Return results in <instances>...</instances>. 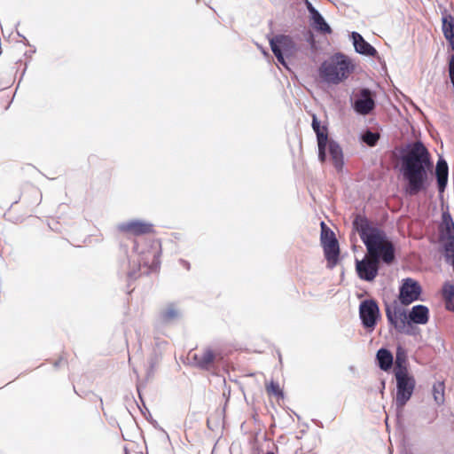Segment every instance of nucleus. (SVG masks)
Returning a JSON list of instances; mask_svg holds the SVG:
<instances>
[{"mask_svg":"<svg viewBox=\"0 0 454 454\" xmlns=\"http://www.w3.org/2000/svg\"><path fill=\"white\" fill-rule=\"evenodd\" d=\"M433 162L427 148L419 141L413 143L402 157L401 171L406 181L404 187L408 195H417L428 184Z\"/></svg>","mask_w":454,"mask_h":454,"instance_id":"obj_1","label":"nucleus"},{"mask_svg":"<svg viewBox=\"0 0 454 454\" xmlns=\"http://www.w3.org/2000/svg\"><path fill=\"white\" fill-rule=\"evenodd\" d=\"M353 223L366 247L367 254L386 264L395 261V247L382 230L372 226L363 216H356Z\"/></svg>","mask_w":454,"mask_h":454,"instance_id":"obj_2","label":"nucleus"},{"mask_svg":"<svg viewBox=\"0 0 454 454\" xmlns=\"http://www.w3.org/2000/svg\"><path fill=\"white\" fill-rule=\"evenodd\" d=\"M355 65L350 58L336 53L319 67L320 78L329 84H339L348 78L354 72Z\"/></svg>","mask_w":454,"mask_h":454,"instance_id":"obj_3","label":"nucleus"},{"mask_svg":"<svg viewBox=\"0 0 454 454\" xmlns=\"http://www.w3.org/2000/svg\"><path fill=\"white\" fill-rule=\"evenodd\" d=\"M135 251L137 253L136 260L138 262V265L136 269L129 272V278H136L137 272L142 268L144 269V273L146 274L159 269L160 253L156 245L145 244L142 247L136 245Z\"/></svg>","mask_w":454,"mask_h":454,"instance_id":"obj_4","label":"nucleus"},{"mask_svg":"<svg viewBox=\"0 0 454 454\" xmlns=\"http://www.w3.org/2000/svg\"><path fill=\"white\" fill-rule=\"evenodd\" d=\"M188 359L192 361L194 366L209 371L214 368L215 363H219L223 359V356L219 350L211 347H203L200 349L191 350L188 354Z\"/></svg>","mask_w":454,"mask_h":454,"instance_id":"obj_5","label":"nucleus"},{"mask_svg":"<svg viewBox=\"0 0 454 454\" xmlns=\"http://www.w3.org/2000/svg\"><path fill=\"white\" fill-rule=\"evenodd\" d=\"M385 310L388 323L397 333L407 335L413 333V327L408 321V315L403 308L395 302L394 304L387 305Z\"/></svg>","mask_w":454,"mask_h":454,"instance_id":"obj_6","label":"nucleus"},{"mask_svg":"<svg viewBox=\"0 0 454 454\" xmlns=\"http://www.w3.org/2000/svg\"><path fill=\"white\" fill-rule=\"evenodd\" d=\"M396 395L395 404L398 409H403L411 399L415 388V379L408 372H396Z\"/></svg>","mask_w":454,"mask_h":454,"instance_id":"obj_7","label":"nucleus"},{"mask_svg":"<svg viewBox=\"0 0 454 454\" xmlns=\"http://www.w3.org/2000/svg\"><path fill=\"white\" fill-rule=\"evenodd\" d=\"M270 44L278 61L284 67H286L283 52L293 53L294 51L295 43L292 37L285 35H276L270 40Z\"/></svg>","mask_w":454,"mask_h":454,"instance_id":"obj_8","label":"nucleus"},{"mask_svg":"<svg viewBox=\"0 0 454 454\" xmlns=\"http://www.w3.org/2000/svg\"><path fill=\"white\" fill-rule=\"evenodd\" d=\"M422 289L418 281L407 278L403 279L399 288L398 300L402 305L407 306L419 299Z\"/></svg>","mask_w":454,"mask_h":454,"instance_id":"obj_9","label":"nucleus"},{"mask_svg":"<svg viewBox=\"0 0 454 454\" xmlns=\"http://www.w3.org/2000/svg\"><path fill=\"white\" fill-rule=\"evenodd\" d=\"M359 316L363 325L370 331H372L380 316L377 302L374 300L363 301L359 306Z\"/></svg>","mask_w":454,"mask_h":454,"instance_id":"obj_10","label":"nucleus"},{"mask_svg":"<svg viewBox=\"0 0 454 454\" xmlns=\"http://www.w3.org/2000/svg\"><path fill=\"white\" fill-rule=\"evenodd\" d=\"M380 262L375 258L365 254L363 260H356V270L359 278L371 282L375 279L378 275Z\"/></svg>","mask_w":454,"mask_h":454,"instance_id":"obj_11","label":"nucleus"},{"mask_svg":"<svg viewBox=\"0 0 454 454\" xmlns=\"http://www.w3.org/2000/svg\"><path fill=\"white\" fill-rule=\"evenodd\" d=\"M117 228L120 232L133 236L145 235L153 232V224L141 220L121 223Z\"/></svg>","mask_w":454,"mask_h":454,"instance_id":"obj_12","label":"nucleus"},{"mask_svg":"<svg viewBox=\"0 0 454 454\" xmlns=\"http://www.w3.org/2000/svg\"><path fill=\"white\" fill-rule=\"evenodd\" d=\"M375 106L374 99L369 89H362L359 98L354 103V109L360 114H368Z\"/></svg>","mask_w":454,"mask_h":454,"instance_id":"obj_13","label":"nucleus"},{"mask_svg":"<svg viewBox=\"0 0 454 454\" xmlns=\"http://www.w3.org/2000/svg\"><path fill=\"white\" fill-rule=\"evenodd\" d=\"M429 320V309L425 305H415L408 314V321L416 325H426Z\"/></svg>","mask_w":454,"mask_h":454,"instance_id":"obj_14","label":"nucleus"},{"mask_svg":"<svg viewBox=\"0 0 454 454\" xmlns=\"http://www.w3.org/2000/svg\"><path fill=\"white\" fill-rule=\"evenodd\" d=\"M328 152L331 160L337 171H341L344 166L341 147L334 141H328Z\"/></svg>","mask_w":454,"mask_h":454,"instance_id":"obj_15","label":"nucleus"},{"mask_svg":"<svg viewBox=\"0 0 454 454\" xmlns=\"http://www.w3.org/2000/svg\"><path fill=\"white\" fill-rule=\"evenodd\" d=\"M435 175L439 192H443L448 183L449 175L448 164L443 159L438 160L436 163Z\"/></svg>","mask_w":454,"mask_h":454,"instance_id":"obj_16","label":"nucleus"},{"mask_svg":"<svg viewBox=\"0 0 454 454\" xmlns=\"http://www.w3.org/2000/svg\"><path fill=\"white\" fill-rule=\"evenodd\" d=\"M442 30L445 39L454 51V17L451 14L442 15Z\"/></svg>","mask_w":454,"mask_h":454,"instance_id":"obj_17","label":"nucleus"},{"mask_svg":"<svg viewBox=\"0 0 454 454\" xmlns=\"http://www.w3.org/2000/svg\"><path fill=\"white\" fill-rule=\"evenodd\" d=\"M352 38L355 49L358 53L367 56H375L377 53L375 48L367 43L360 34L353 32Z\"/></svg>","mask_w":454,"mask_h":454,"instance_id":"obj_18","label":"nucleus"},{"mask_svg":"<svg viewBox=\"0 0 454 454\" xmlns=\"http://www.w3.org/2000/svg\"><path fill=\"white\" fill-rule=\"evenodd\" d=\"M323 248L326 260L335 263L340 254L338 240L332 239L328 243L323 246Z\"/></svg>","mask_w":454,"mask_h":454,"instance_id":"obj_19","label":"nucleus"},{"mask_svg":"<svg viewBox=\"0 0 454 454\" xmlns=\"http://www.w3.org/2000/svg\"><path fill=\"white\" fill-rule=\"evenodd\" d=\"M309 11L312 14V20H313V25L314 27L324 34H331L332 28L330 26L325 22L323 16L313 7L309 8Z\"/></svg>","mask_w":454,"mask_h":454,"instance_id":"obj_20","label":"nucleus"},{"mask_svg":"<svg viewBox=\"0 0 454 454\" xmlns=\"http://www.w3.org/2000/svg\"><path fill=\"white\" fill-rule=\"evenodd\" d=\"M379 366L383 371H388L393 364V355L386 348H380L378 350L376 355Z\"/></svg>","mask_w":454,"mask_h":454,"instance_id":"obj_21","label":"nucleus"},{"mask_svg":"<svg viewBox=\"0 0 454 454\" xmlns=\"http://www.w3.org/2000/svg\"><path fill=\"white\" fill-rule=\"evenodd\" d=\"M407 357L406 352L402 347H398L395 354V365L394 369V373L396 372H408V368L406 365Z\"/></svg>","mask_w":454,"mask_h":454,"instance_id":"obj_22","label":"nucleus"},{"mask_svg":"<svg viewBox=\"0 0 454 454\" xmlns=\"http://www.w3.org/2000/svg\"><path fill=\"white\" fill-rule=\"evenodd\" d=\"M433 397L438 405L443 404L445 401V385L443 381H437L433 385Z\"/></svg>","mask_w":454,"mask_h":454,"instance_id":"obj_23","label":"nucleus"},{"mask_svg":"<svg viewBox=\"0 0 454 454\" xmlns=\"http://www.w3.org/2000/svg\"><path fill=\"white\" fill-rule=\"evenodd\" d=\"M266 393L269 396L275 397L278 401L284 398V393L279 384L274 380L265 383Z\"/></svg>","mask_w":454,"mask_h":454,"instance_id":"obj_24","label":"nucleus"},{"mask_svg":"<svg viewBox=\"0 0 454 454\" xmlns=\"http://www.w3.org/2000/svg\"><path fill=\"white\" fill-rule=\"evenodd\" d=\"M442 294L445 301V308L450 311H454V286L445 285Z\"/></svg>","mask_w":454,"mask_h":454,"instance_id":"obj_25","label":"nucleus"},{"mask_svg":"<svg viewBox=\"0 0 454 454\" xmlns=\"http://www.w3.org/2000/svg\"><path fill=\"white\" fill-rule=\"evenodd\" d=\"M312 128L317 134V143H319L321 139L323 142H328L327 129L325 127H321L316 117H313Z\"/></svg>","mask_w":454,"mask_h":454,"instance_id":"obj_26","label":"nucleus"},{"mask_svg":"<svg viewBox=\"0 0 454 454\" xmlns=\"http://www.w3.org/2000/svg\"><path fill=\"white\" fill-rule=\"evenodd\" d=\"M442 233L447 238V241H454V223L450 216H443Z\"/></svg>","mask_w":454,"mask_h":454,"instance_id":"obj_27","label":"nucleus"},{"mask_svg":"<svg viewBox=\"0 0 454 454\" xmlns=\"http://www.w3.org/2000/svg\"><path fill=\"white\" fill-rule=\"evenodd\" d=\"M444 258L447 263L454 265V240L444 244Z\"/></svg>","mask_w":454,"mask_h":454,"instance_id":"obj_28","label":"nucleus"},{"mask_svg":"<svg viewBox=\"0 0 454 454\" xmlns=\"http://www.w3.org/2000/svg\"><path fill=\"white\" fill-rule=\"evenodd\" d=\"M332 239H336L334 233L327 227V225L322 222L321 223V244L322 246L325 245Z\"/></svg>","mask_w":454,"mask_h":454,"instance_id":"obj_29","label":"nucleus"},{"mask_svg":"<svg viewBox=\"0 0 454 454\" xmlns=\"http://www.w3.org/2000/svg\"><path fill=\"white\" fill-rule=\"evenodd\" d=\"M379 138L380 135L378 133H373L369 130L363 135V141L370 146L375 145Z\"/></svg>","mask_w":454,"mask_h":454,"instance_id":"obj_30","label":"nucleus"},{"mask_svg":"<svg viewBox=\"0 0 454 454\" xmlns=\"http://www.w3.org/2000/svg\"><path fill=\"white\" fill-rule=\"evenodd\" d=\"M318 145V159L324 163L326 160V149H328V142L319 141Z\"/></svg>","mask_w":454,"mask_h":454,"instance_id":"obj_31","label":"nucleus"},{"mask_svg":"<svg viewBox=\"0 0 454 454\" xmlns=\"http://www.w3.org/2000/svg\"><path fill=\"white\" fill-rule=\"evenodd\" d=\"M177 317V311L174 308H168L162 312V318L166 321H169Z\"/></svg>","mask_w":454,"mask_h":454,"instance_id":"obj_32","label":"nucleus"},{"mask_svg":"<svg viewBox=\"0 0 454 454\" xmlns=\"http://www.w3.org/2000/svg\"><path fill=\"white\" fill-rule=\"evenodd\" d=\"M449 74L450 81L454 80V55L450 56L449 60Z\"/></svg>","mask_w":454,"mask_h":454,"instance_id":"obj_33","label":"nucleus"},{"mask_svg":"<svg viewBox=\"0 0 454 454\" xmlns=\"http://www.w3.org/2000/svg\"><path fill=\"white\" fill-rule=\"evenodd\" d=\"M267 454H274L273 452H268Z\"/></svg>","mask_w":454,"mask_h":454,"instance_id":"obj_34","label":"nucleus"}]
</instances>
